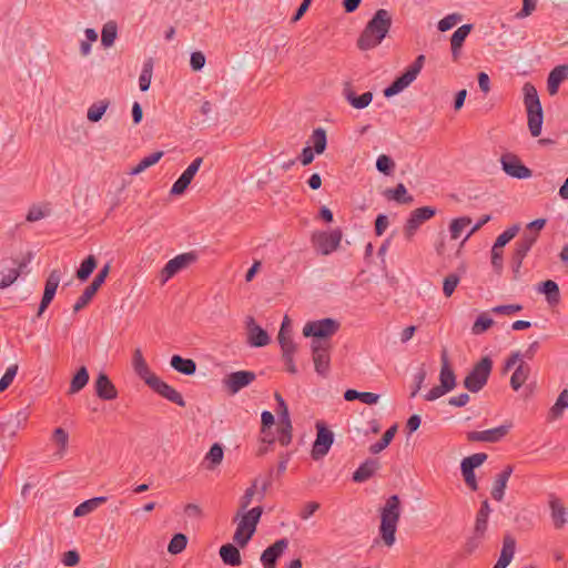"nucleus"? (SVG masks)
Masks as SVG:
<instances>
[{
  "instance_id": "nucleus-1",
  "label": "nucleus",
  "mask_w": 568,
  "mask_h": 568,
  "mask_svg": "<svg viewBox=\"0 0 568 568\" xmlns=\"http://www.w3.org/2000/svg\"><path fill=\"white\" fill-rule=\"evenodd\" d=\"M393 23L392 14L386 9H378L367 22L357 39V47L362 51L376 48L386 38Z\"/></svg>"
},
{
  "instance_id": "nucleus-2",
  "label": "nucleus",
  "mask_w": 568,
  "mask_h": 568,
  "mask_svg": "<svg viewBox=\"0 0 568 568\" xmlns=\"http://www.w3.org/2000/svg\"><path fill=\"white\" fill-rule=\"evenodd\" d=\"M400 517V499L397 495L387 498L381 509L379 534L384 544L388 547L395 542V534Z\"/></svg>"
},
{
  "instance_id": "nucleus-3",
  "label": "nucleus",
  "mask_w": 568,
  "mask_h": 568,
  "mask_svg": "<svg viewBox=\"0 0 568 568\" xmlns=\"http://www.w3.org/2000/svg\"><path fill=\"white\" fill-rule=\"evenodd\" d=\"M524 104L527 111L529 132L534 138L541 133L544 112L535 85L526 82L523 87Z\"/></svg>"
},
{
  "instance_id": "nucleus-4",
  "label": "nucleus",
  "mask_w": 568,
  "mask_h": 568,
  "mask_svg": "<svg viewBox=\"0 0 568 568\" xmlns=\"http://www.w3.org/2000/svg\"><path fill=\"white\" fill-rule=\"evenodd\" d=\"M262 514L263 507L256 506L241 515V519L233 536V541L237 546L243 548L248 544L256 530Z\"/></svg>"
},
{
  "instance_id": "nucleus-5",
  "label": "nucleus",
  "mask_w": 568,
  "mask_h": 568,
  "mask_svg": "<svg viewBox=\"0 0 568 568\" xmlns=\"http://www.w3.org/2000/svg\"><path fill=\"white\" fill-rule=\"evenodd\" d=\"M493 369V361L489 356H484L477 362L464 379V387L471 393L481 390L488 382Z\"/></svg>"
},
{
  "instance_id": "nucleus-6",
  "label": "nucleus",
  "mask_w": 568,
  "mask_h": 568,
  "mask_svg": "<svg viewBox=\"0 0 568 568\" xmlns=\"http://www.w3.org/2000/svg\"><path fill=\"white\" fill-rule=\"evenodd\" d=\"M425 63V55L419 54L415 61L405 70V72L396 78L390 85L384 90V95L390 98L398 94L406 89L412 82L415 81L417 75L420 73Z\"/></svg>"
},
{
  "instance_id": "nucleus-7",
  "label": "nucleus",
  "mask_w": 568,
  "mask_h": 568,
  "mask_svg": "<svg viewBox=\"0 0 568 568\" xmlns=\"http://www.w3.org/2000/svg\"><path fill=\"white\" fill-rule=\"evenodd\" d=\"M339 322L333 318H323L307 322L303 328L305 337H313V341H328L338 329Z\"/></svg>"
},
{
  "instance_id": "nucleus-8",
  "label": "nucleus",
  "mask_w": 568,
  "mask_h": 568,
  "mask_svg": "<svg viewBox=\"0 0 568 568\" xmlns=\"http://www.w3.org/2000/svg\"><path fill=\"white\" fill-rule=\"evenodd\" d=\"M537 233L524 232L521 237L515 243V248L510 261L515 277H517L523 265L524 258L526 257L530 248L534 246V244L537 242Z\"/></svg>"
},
{
  "instance_id": "nucleus-9",
  "label": "nucleus",
  "mask_w": 568,
  "mask_h": 568,
  "mask_svg": "<svg viewBox=\"0 0 568 568\" xmlns=\"http://www.w3.org/2000/svg\"><path fill=\"white\" fill-rule=\"evenodd\" d=\"M437 213L434 206H422L413 210L404 225V235L407 240H412L418 229L427 221L433 219Z\"/></svg>"
},
{
  "instance_id": "nucleus-10",
  "label": "nucleus",
  "mask_w": 568,
  "mask_h": 568,
  "mask_svg": "<svg viewBox=\"0 0 568 568\" xmlns=\"http://www.w3.org/2000/svg\"><path fill=\"white\" fill-rule=\"evenodd\" d=\"M197 261V253L194 251L182 253L171 258L164 267L161 270L160 280L161 283H166L180 271L189 267L191 264Z\"/></svg>"
},
{
  "instance_id": "nucleus-11",
  "label": "nucleus",
  "mask_w": 568,
  "mask_h": 568,
  "mask_svg": "<svg viewBox=\"0 0 568 568\" xmlns=\"http://www.w3.org/2000/svg\"><path fill=\"white\" fill-rule=\"evenodd\" d=\"M312 357L314 362L315 372L322 377H326L329 372V349L331 344L328 341H312Z\"/></svg>"
},
{
  "instance_id": "nucleus-12",
  "label": "nucleus",
  "mask_w": 568,
  "mask_h": 568,
  "mask_svg": "<svg viewBox=\"0 0 568 568\" xmlns=\"http://www.w3.org/2000/svg\"><path fill=\"white\" fill-rule=\"evenodd\" d=\"M342 236L341 229H334L329 232H317L312 235V243L321 254L328 255L339 246Z\"/></svg>"
},
{
  "instance_id": "nucleus-13",
  "label": "nucleus",
  "mask_w": 568,
  "mask_h": 568,
  "mask_svg": "<svg viewBox=\"0 0 568 568\" xmlns=\"http://www.w3.org/2000/svg\"><path fill=\"white\" fill-rule=\"evenodd\" d=\"M316 439L313 444L311 455L314 460H321L327 455L333 445L334 434L321 422L316 423Z\"/></svg>"
},
{
  "instance_id": "nucleus-14",
  "label": "nucleus",
  "mask_w": 568,
  "mask_h": 568,
  "mask_svg": "<svg viewBox=\"0 0 568 568\" xmlns=\"http://www.w3.org/2000/svg\"><path fill=\"white\" fill-rule=\"evenodd\" d=\"M110 263H106L97 274L94 280L91 282L90 285L85 287L83 293L79 296L78 301L73 305V311L77 313L84 308L93 298L98 290L101 287V285L104 283L106 276L110 273Z\"/></svg>"
},
{
  "instance_id": "nucleus-15",
  "label": "nucleus",
  "mask_w": 568,
  "mask_h": 568,
  "mask_svg": "<svg viewBox=\"0 0 568 568\" xmlns=\"http://www.w3.org/2000/svg\"><path fill=\"white\" fill-rule=\"evenodd\" d=\"M500 163L504 172L511 178L523 180L529 179L532 175V171L524 165L520 159L513 153L503 154Z\"/></svg>"
},
{
  "instance_id": "nucleus-16",
  "label": "nucleus",
  "mask_w": 568,
  "mask_h": 568,
  "mask_svg": "<svg viewBox=\"0 0 568 568\" xmlns=\"http://www.w3.org/2000/svg\"><path fill=\"white\" fill-rule=\"evenodd\" d=\"M256 379V374L251 371H237L226 375L223 385L232 395L248 386Z\"/></svg>"
},
{
  "instance_id": "nucleus-17",
  "label": "nucleus",
  "mask_w": 568,
  "mask_h": 568,
  "mask_svg": "<svg viewBox=\"0 0 568 568\" xmlns=\"http://www.w3.org/2000/svg\"><path fill=\"white\" fill-rule=\"evenodd\" d=\"M148 386L156 394L170 400L171 403H174L180 407H185L186 404L183 396L175 388H173L168 383L162 381L160 377H152L151 382L148 381Z\"/></svg>"
},
{
  "instance_id": "nucleus-18",
  "label": "nucleus",
  "mask_w": 568,
  "mask_h": 568,
  "mask_svg": "<svg viewBox=\"0 0 568 568\" xmlns=\"http://www.w3.org/2000/svg\"><path fill=\"white\" fill-rule=\"evenodd\" d=\"M277 339L282 349V357L286 365L287 372L291 374H296L297 368L294 363V354L296 352L297 345L294 343L291 335H285V328L280 329Z\"/></svg>"
},
{
  "instance_id": "nucleus-19",
  "label": "nucleus",
  "mask_w": 568,
  "mask_h": 568,
  "mask_svg": "<svg viewBox=\"0 0 568 568\" xmlns=\"http://www.w3.org/2000/svg\"><path fill=\"white\" fill-rule=\"evenodd\" d=\"M509 428L510 425H500L481 432H469L467 433V439L469 442L498 443L508 434Z\"/></svg>"
},
{
  "instance_id": "nucleus-20",
  "label": "nucleus",
  "mask_w": 568,
  "mask_h": 568,
  "mask_svg": "<svg viewBox=\"0 0 568 568\" xmlns=\"http://www.w3.org/2000/svg\"><path fill=\"white\" fill-rule=\"evenodd\" d=\"M60 278H61V275H60V271H58V270H53L49 274V276L45 281V285H44L43 296H42L41 303L39 305L38 316L42 315V313L47 310V307L50 305V303L54 298L57 288L60 283Z\"/></svg>"
},
{
  "instance_id": "nucleus-21",
  "label": "nucleus",
  "mask_w": 568,
  "mask_h": 568,
  "mask_svg": "<svg viewBox=\"0 0 568 568\" xmlns=\"http://www.w3.org/2000/svg\"><path fill=\"white\" fill-rule=\"evenodd\" d=\"M60 278H61V275H60V271H58V270H53L49 274V276L45 281V285H44L43 296H42L41 303L39 305L38 316L42 315V313L47 310V307L50 305V303L54 298L57 288L60 283Z\"/></svg>"
},
{
  "instance_id": "nucleus-22",
  "label": "nucleus",
  "mask_w": 568,
  "mask_h": 568,
  "mask_svg": "<svg viewBox=\"0 0 568 568\" xmlns=\"http://www.w3.org/2000/svg\"><path fill=\"white\" fill-rule=\"evenodd\" d=\"M60 278H61V275H60V271H58V270H53L49 274V276L45 281V285H44L43 296H42L41 303L39 305L38 316L42 315V313L47 310V307L50 305V303L54 298L57 288L60 283Z\"/></svg>"
},
{
  "instance_id": "nucleus-23",
  "label": "nucleus",
  "mask_w": 568,
  "mask_h": 568,
  "mask_svg": "<svg viewBox=\"0 0 568 568\" xmlns=\"http://www.w3.org/2000/svg\"><path fill=\"white\" fill-rule=\"evenodd\" d=\"M288 546V540L282 538L268 546L261 555V561L264 568H276L277 559L283 555Z\"/></svg>"
},
{
  "instance_id": "nucleus-24",
  "label": "nucleus",
  "mask_w": 568,
  "mask_h": 568,
  "mask_svg": "<svg viewBox=\"0 0 568 568\" xmlns=\"http://www.w3.org/2000/svg\"><path fill=\"white\" fill-rule=\"evenodd\" d=\"M247 342L253 347H263L270 343V336L265 329L255 323L252 316L246 320Z\"/></svg>"
},
{
  "instance_id": "nucleus-25",
  "label": "nucleus",
  "mask_w": 568,
  "mask_h": 568,
  "mask_svg": "<svg viewBox=\"0 0 568 568\" xmlns=\"http://www.w3.org/2000/svg\"><path fill=\"white\" fill-rule=\"evenodd\" d=\"M97 396L103 400H112L118 397V390L106 374L100 373L95 379Z\"/></svg>"
},
{
  "instance_id": "nucleus-26",
  "label": "nucleus",
  "mask_w": 568,
  "mask_h": 568,
  "mask_svg": "<svg viewBox=\"0 0 568 568\" xmlns=\"http://www.w3.org/2000/svg\"><path fill=\"white\" fill-rule=\"evenodd\" d=\"M442 368L439 373V382L442 388H446L447 390H453L456 387V375L449 364L447 351L444 349L442 352Z\"/></svg>"
},
{
  "instance_id": "nucleus-27",
  "label": "nucleus",
  "mask_w": 568,
  "mask_h": 568,
  "mask_svg": "<svg viewBox=\"0 0 568 568\" xmlns=\"http://www.w3.org/2000/svg\"><path fill=\"white\" fill-rule=\"evenodd\" d=\"M343 95L346 101L355 109H364L368 106L373 100V93L369 91L361 95H356L349 83L345 84Z\"/></svg>"
},
{
  "instance_id": "nucleus-28",
  "label": "nucleus",
  "mask_w": 568,
  "mask_h": 568,
  "mask_svg": "<svg viewBox=\"0 0 568 568\" xmlns=\"http://www.w3.org/2000/svg\"><path fill=\"white\" fill-rule=\"evenodd\" d=\"M513 466L507 465L501 473H499L494 481L493 488H491V497L497 500L501 501L505 495V489L507 487V483L513 474Z\"/></svg>"
},
{
  "instance_id": "nucleus-29",
  "label": "nucleus",
  "mask_w": 568,
  "mask_h": 568,
  "mask_svg": "<svg viewBox=\"0 0 568 568\" xmlns=\"http://www.w3.org/2000/svg\"><path fill=\"white\" fill-rule=\"evenodd\" d=\"M566 79H568V64L555 67L547 79V90L549 94L555 95L559 90L560 83Z\"/></svg>"
},
{
  "instance_id": "nucleus-30",
  "label": "nucleus",
  "mask_w": 568,
  "mask_h": 568,
  "mask_svg": "<svg viewBox=\"0 0 568 568\" xmlns=\"http://www.w3.org/2000/svg\"><path fill=\"white\" fill-rule=\"evenodd\" d=\"M378 468V460L368 458L353 473V480L355 483H364L368 480Z\"/></svg>"
},
{
  "instance_id": "nucleus-31",
  "label": "nucleus",
  "mask_w": 568,
  "mask_h": 568,
  "mask_svg": "<svg viewBox=\"0 0 568 568\" xmlns=\"http://www.w3.org/2000/svg\"><path fill=\"white\" fill-rule=\"evenodd\" d=\"M132 365H133V368H134V372L136 373V375L141 379H143L146 385H148V381L151 382V378L156 376L154 373H152L150 371L149 365L146 364L140 348H136L134 351L133 358H132Z\"/></svg>"
},
{
  "instance_id": "nucleus-32",
  "label": "nucleus",
  "mask_w": 568,
  "mask_h": 568,
  "mask_svg": "<svg viewBox=\"0 0 568 568\" xmlns=\"http://www.w3.org/2000/svg\"><path fill=\"white\" fill-rule=\"evenodd\" d=\"M491 513L490 505L487 499L481 501L480 508L476 514L474 531L478 535H485L488 527V518Z\"/></svg>"
},
{
  "instance_id": "nucleus-33",
  "label": "nucleus",
  "mask_w": 568,
  "mask_h": 568,
  "mask_svg": "<svg viewBox=\"0 0 568 568\" xmlns=\"http://www.w3.org/2000/svg\"><path fill=\"white\" fill-rule=\"evenodd\" d=\"M51 440L58 447V449H57L54 455L58 458L64 457V455L68 452V447H69V434H68V432L64 428H62V427H57L52 432Z\"/></svg>"
},
{
  "instance_id": "nucleus-34",
  "label": "nucleus",
  "mask_w": 568,
  "mask_h": 568,
  "mask_svg": "<svg viewBox=\"0 0 568 568\" xmlns=\"http://www.w3.org/2000/svg\"><path fill=\"white\" fill-rule=\"evenodd\" d=\"M515 549V539L510 535H506L503 540V548L497 564L506 568L514 558Z\"/></svg>"
},
{
  "instance_id": "nucleus-35",
  "label": "nucleus",
  "mask_w": 568,
  "mask_h": 568,
  "mask_svg": "<svg viewBox=\"0 0 568 568\" xmlns=\"http://www.w3.org/2000/svg\"><path fill=\"white\" fill-rule=\"evenodd\" d=\"M220 557L229 566H240L242 564L240 550L232 544H225L220 548Z\"/></svg>"
},
{
  "instance_id": "nucleus-36",
  "label": "nucleus",
  "mask_w": 568,
  "mask_h": 568,
  "mask_svg": "<svg viewBox=\"0 0 568 568\" xmlns=\"http://www.w3.org/2000/svg\"><path fill=\"white\" fill-rule=\"evenodd\" d=\"M170 364L176 372L187 376L196 372V363L191 358H183L180 355H173Z\"/></svg>"
},
{
  "instance_id": "nucleus-37",
  "label": "nucleus",
  "mask_w": 568,
  "mask_h": 568,
  "mask_svg": "<svg viewBox=\"0 0 568 568\" xmlns=\"http://www.w3.org/2000/svg\"><path fill=\"white\" fill-rule=\"evenodd\" d=\"M551 509V518L556 528L560 529L567 523L566 515L567 510L564 504L558 498H552L549 501Z\"/></svg>"
},
{
  "instance_id": "nucleus-38",
  "label": "nucleus",
  "mask_w": 568,
  "mask_h": 568,
  "mask_svg": "<svg viewBox=\"0 0 568 568\" xmlns=\"http://www.w3.org/2000/svg\"><path fill=\"white\" fill-rule=\"evenodd\" d=\"M106 500H108V498L104 496L88 499L75 507V509L73 510V516L74 517L87 516L90 513H92L93 510H95L99 506L104 504Z\"/></svg>"
},
{
  "instance_id": "nucleus-39",
  "label": "nucleus",
  "mask_w": 568,
  "mask_h": 568,
  "mask_svg": "<svg viewBox=\"0 0 568 568\" xmlns=\"http://www.w3.org/2000/svg\"><path fill=\"white\" fill-rule=\"evenodd\" d=\"M539 292L546 295V300L550 305H557L560 301V292L558 284L552 280L542 282Z\"/></svg>"
},
{
  "instance_id": "nucleus-40",
  "label": "nucleus",
  "mask_w": 568,
  "mask_h": 568,
  "mask_svg": "<svg viewBox=\"0 0 568 568\" xmlns=\"http://www.w3.org/2000/svg\"><path fill=\"white\" fill-rule=\"evenodd\" d=\"M89 382V373L85 366H82L78 369L74 376L71 379L70 387L68 394L73 395L79 393L81 389L85 387Z\"/></svg>"
},
{
  "instance_id": "nucleus-41",
  "label": "nucleus",
  "mask_w": 568,
  "mask_h": 568,
  "mask_svg": "<svg viewBox=\"0 0 568 568\" xmlns=\"http://www.w3.org/2000/svg\"><path fill=\"white\" fill-rule=\"evenodd\" d=\"M529 373H530V367L527 364H525L524 362H520L511 375V378H510L511 388L514 390H518L527 381Z\"/></svg>"
},
{
  "instance_id": "nucleus-42",
  "label": "nucleus",
  "mask_w": 568,
  "mask_h": 568,
  "mask_svg": "<svg viewBox=\"0 0 568 568\" xmlns=\"http://www.w3.org/2000/svg\"><path fill=\"white\" fill-rule=\"evenodd\" d=\"M385 195L400 204H409L414 201V197L407 194V190L403 183L397 184L395 189L386 190Z\"/></svg>"
},
{
  "instance_id": "nucleus-43",
  "label": "nucleus",
  "mask_w": 568,
  "mask_h": 568,
  "mask_svg": "<svg viewBox=\"0 0 568 568\" xmlns=\"http://www.w3.org/2000/svg\"><path fill=\"white\" fill-rule=\"evenodd\" d=\"M163 154V151H156L154 153L149 154L148 156H144L134 168L131 169L130 174L138 175L142 173L148 168L156 164L161 160Z\"/></svg>"
},
{
  "instance_id": "nucleus-44",
  "label": "nucleus",
  "mask_w": 568,
  "mask_h": 568,
  "mask_svg": "<svg viewBox=\"0 0 568 568\" xmlns=\"http://www.w3.org/2000/svg\"><path fill=\"white\" fill-rule=\"evenodd\" d=\"M98 265V261L94 255H89L82 261L80 267L77 271V278L81 282L87 281L93 273Z\"/></svg>"
},
{
  "instance_id": "nucleus-45",
  "label": "nucleus",
  "mask_w": 568,
  "mask_h": 568,
  "mask_svg": "<svg viewBox=\"0 0 568 568\" xmlns=\"http://www.w3.org/2000/svg\"><path fill=\"white\" fill-rule=\"evenodd\" d=\"M224 452L221 444L215 443L211 446L210 450L205 455V460L207 464V469L213 470L216 466H219L223 460Z\"/></svg>"
},
{
  "instance_id": "nucleus-46",
  "label": "nucleus",
  "mask_w": 568,
  "mask_h": 568,
  "mask_svg": "<svg viewBox=\"0 0 568 568\" xmlns=\"http://www.w3.org/2000/svg\"><path fill=\"white\" fill-rule=\"evenodd\" d=\"M397 432V425L390 426L382 436V438L376 442L375 444L369 446V453L372 454H378L382 450H384L393 440L395 434Z\"/></svg>"
},
{
  "instance_id": "nucleus-47",
  "label": "nucleus",
  "mask_w": 568,
  "mask_h": 568,
  "mask_svg": "<svg viewBox=\"0 0 568 568\" xmlns=\"http://www.w3.org/2000/svg\"><path fill=\"white\" fill-rule=\"evenodd\" d=\"M110 102L108 100H100L94 102L89 109L87 113V118L91 122H98L101 120L106 109L109 108Z\"/></svg>"
},
{
  "instance_id": "nucleus-48",
  "label": "nucleus",
  "mask_w": 568,
  "mask_h": 568,
  "mask_svg": "<svg viewBox=\"0 0 568 568\" xmlns=\"http://www.w3.org/2000/svg\"><path fill=\"white\" fill-rule=\"evenodd\" d=\"M152 73H153V60L150 58L144 62L142 72L139 78V85H140L141 91L145 92L149 90L150 84H151Z\"/></svg>"
},
{
  "instance_id": "nucleus-49",
  "label": "nucleus",
  "mask_w": 568,
  "mask_h": 568,
  "mask_svg": "<svg viewBox=\"0 0 568 568\" xmlns=\"http://www.w3.org/2000/svg\"><path fill=\"white\" fill-rule=\"evenodd\" d=\"M568 408V389H564L554 406L550 408L549 416L551 419H557L561 416L562 410Z\"/></svg>"
},
{
  "instance_id": "nucleus-50",
  "label": "nucleus",
  "mask_w": 568,
  "mask_h": 568,
  "mask_svg": "<svg viewBox=\"0 0 568 568\" xmlns=\"http://www.w3.org/2000/svg\"><path fill=\"white\" fill-rule=\"evenodd\" d=\"M311 140L314 146L313 151L317 154H322L325 151L327 144L325 130L322 128L315 129L312 133Z\"/></svg>"
},
{
  "instance_id": "nucleus-51",
  "label": "nucleus",
  "mask_w": 568,
  "mask_h": 568,
  "mask_svg": "<svg viewBox=\"0 0 568 568\" xmlns=\"http://www.w3.org/2000/svg\"><path fill=\"white\" fill-rule=\"evenodd\" d=\"M471 223V219L468 216L457 217L450 222L449 232L453 240L460 237L464 229Z\"/></svg>"
},
{
  "instance_id": "nucleus-52",
  "label": "nucleus",
  "mask_w": 568,
  "mask_h": 568,
  "mask_svg": "<svg viewBox=\"0 0 568 568\" xmlns=\"http://www.w3.org/2000/svg\"><path fill=\"white\" fill-rule=\"evenodd\" d=\"M520 226L518 224H514L507 230H505L501 234L498 235L493 246L496 248H501L509 243L519 232Z\"/></svg>"
},
{
  "instance_id": "nucleus-53",
  "label": "nucleus",
  "mask_w": 568,
  "mask_h": 568,
  "mask_svg": "<svg viewBox=\"0 0 568 568\" xmlns=\"http://www.w3.org/2000/svg\"><path fill=\"white\" fill-rule=\"evenodd\" d=\"M186 545L187 537L182 532L175 534L169 542L168 551L172 555H178L186 548Z\"/></svg>"
},
{
  "instance_id": "nucleus-54",
  "label": "nucleus",
  "mask_w": 568,
  "mask_h": 568,
  "mask_svg": "<svg viewBox=\"0 0 568 568\" xmlns=\"http://www.w3.org/2000/svg\"><path fill=\"white\" fill-rule=\"evenodd\" d=\"M23 267H26V263L21 262V263H18L17 267L10 268L9 272L3 275V277L0 282V288L3 290V288L9 287L10 285H12L19 277Z\"/></svg>"
},
{
  "instance_id": "nucleus-55",
  "label": "nucleus",
  "mask_w": 568,
  "mask_h": 568,
  "mask_svg": "<svg viewBox=\"0 0 568 568\" xmlns=\"http://www.w3.org/2000/svg\"><path fill=\"white\" fill-rule=\"evenodd\" d=\"M494 325V321L487 316L486 313L480 314L475 321L471 332L475 335H480L485 333L488 328Z\"/></svg>"
},
{
  "instance_id": "nucleus-56",
  "label": "nucleus",
  "mask_w": 568,
  "mask_h": 568,
  "mask_svg": "<svg viewBox=\"0 0 568 568\" xmlns=\"http://www.w3.org/2000/svg\"><path fill=\"white\" fill-rule=\"evenodd\" d=\"M116 38V24L108 22L103 26L101 41L104 47H111Z\"/></svg>"
},
{
  "instance_id": "nucleus-57",
  "label": "nucleus",
  "mask_w": 568,
  "mask_h": 568,
  "mask_svg": "<svg viewBox=\"0 0 568 568\" xmlns=\"http://www.w3.org/2000/svg\"><path fill=\"white\" fill-rule=\"evenodd\" d=\"M487 459V454L485 453H476L473 454L462 460L460 468H469L475 469L483 465Z\"/></svg>"
},
{
  "instance_id": "nucleus-58",
  "label": "nucleus",
  "mask_w": 568,
  "mask_h": 568,
  "mask_svg": "<svg viewBox=\"0 0 568 568\" xmlns=\"http://www.w3.org/2000/svg\"><path fill=\"white\" fill-rule=\"evenodd\" d=\"M485 538V535H478L476 531H473V535L467 538L463 546V551L466 556L474 554L481 544V540Z\"/></svg>"
},
{
  "instance_id": "nucleus-59",
  "label": "nucleus",
  "mask_w": 568,
  "mask_h": 568,
  "mask_svg": "<svg viewBox=\"0 0 568 568\" xmlns=\"http://www.w3.org/2000/svg\"><path fill=\"white\" fill-rule=\"evenodd\" d=\"M473 29V24H463L460 26L452 36L450 44L463 47L465 39L468 37Z\"/></svg>"
},
{
  "instance_id": "nucleus-60",
  "label": "nucleus",
  "mask_w": 568,
  "mask_h": 568,
  "mask_svg": "<svg viewBox=\"0 0 568 568\" xmlns=\"http://www.w3.org/2000/svg\"><path fill=\"white\" fill-rule=\"evenodd\" d=\"M394 168H395V163L388 155L382 154L377 158L376 169L381 173H383L385 175H389V174H392Z\"/></svg>"
},
{
  "instance_id": "nucleus-61",
  "label": "nucleus",
  "mask_w": 568,
  "mask_h": 568,
  "mask_svg": "<svg viewBox=\"0 0 568 568\" xmlns=\"http://www.w3.org/2000/svg\"><path fill=\"white\" fill-rule=\"evenodd\" d=\"M257 484H258V479L256 478V479H254L252 485L248 488H246L244 495L241 497V500H240L241 511H244L251 505L253 497L257 490Z\"/></svg>"
},
{
  "instance_id": "nucleus-62",
  "label": "nucleus",
  "mask_w": 568,
  "mask_h": 568,
  "mask_svg": "<svg viewBox=\"0 0 568 568\" xmlns=\"http://www.w3.org/2000/svg\"><path fill=\"white\" fill-rule=\"evenodd\" d=\"M460 278L457 274H449L444 278L443 292L446 297H449L455 292Z\"/></svg>"
},
{
  "instance_id": "nucleus-63",
  "label": "nucleus",
  "mask_w": 568,
  "mask_h": 568,
  "mask_svg": "<svg viewBox=\"0 0 568 568\" xmlns=\"http://www.w3.org/2000/svg\"><path fill=\"white\" fill-rule=\"evenodd\" d=\"M18 373V365H11L7 368L4 375L0 378V392H4L13 382Z\"/></svg>"
},
{
  "instance_id": "nucleus-64",
  "label": "nucleus",
  "mask_w": 568,
  "mask_h": 568,
  "mask_svg": "<svg viewBox=\"0 0 568 568\" xmlns=\"http://www.w3.org/2000/svg\"><path fill=\"white\" fill-rule=\"evenodd\" d=\"M460 20L462 16L458 13L448 14L438 22V30L445 32L455 27Z\"/></svg>"
}]
</instances>
